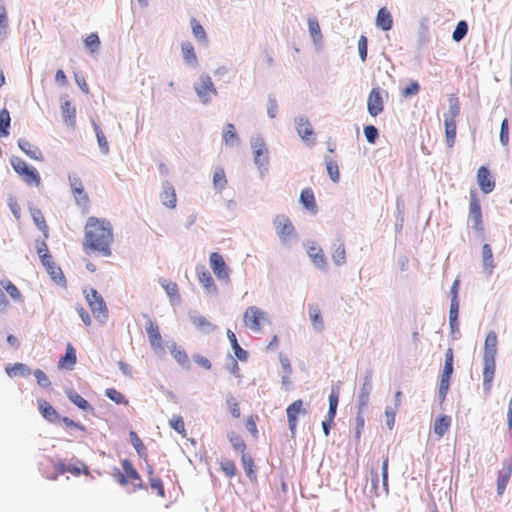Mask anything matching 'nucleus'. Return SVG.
Listing matches in <instances>:
<instances>
[{
    "label": "nucleus",
    "instance_id": "obj_1",
    "mask_svg": "<svg viewBox=\"0 0 512 512\" xmlns=\"http://www.w3.org/2000/svg\"><path fill=\"white\" fill-rule=\"evenodd\" d=\"M113 241V227L110 221L97 217L87 219L82 241L84 251L109 257L112 254L111 245Z\"/></svg>",
    "mask_w": 512,
    "mask_h": 512
},
{
    "label": "nucleus",
    "instance_id": "obj_2",
    "mask_svg": "<svg viewBox=\"0 0 512 512\" xmlns=\"http://www.w3.org/2000/svg\"><path fill=\"white\" fill-rule=\"evenodd\" d=\"M122 471L117 470L114 473L116 482L121 486H128L131 484L132 492L137 490L146 489L142 478L138 471L133 467L132 463L128 459L121 461Z\"/></svg>",
    "mask_w": 512,
    "mask_h": 512
},
{
    "label": "nucleus",
    "instance_id": "obj_3",
    "mask_svg": "<svg viewBox=\"0 0 512 512\" xmlns=\"http://www.w3.org/2000/svg\"><path fill=\"white\" fill-rule=\"evenodd\" d=\"M10 163L14 171L28 186H40L41 177L34 167L29 166L23 159L19 157H12L10 159Z\"/></svg>",
    "mask_w": 512,
    "mask_h": 512
},
{
    "label": "nucleus",
    "instance_id": "obj_4",
    "mask_svg": "<svg viewBox=\"0 0 512 512\" xmlns=\"http://www.w3.org/2000/svg\"><path fill=\"white\" fill-rule=\"evenodd\" d=\"M268 322V314L257 306H249L243 314V324L252 332H261L263 325Z\"/></svg>",
    "mask_w": 512,
    "mask_h": 512
},
{
    "label": "nucleus",
    "instance_id": "obj_5",
    "mask_svg": "<svg viewBox=\"0 0 512 512\" xmlns=\"http://www.w3.org/2000/svg\"><path fill=\"white\" fill-rule=\"evenodd\" d=\"M86 300L89 308L94 316L100 322H104L108 318V309L102 296L95 289H90L86 294Z\"/></svg>",
    "mask_w": 512,
    "mask_h": 512
},
{
    "label": "nucleus",
    "instance_id": "obj_6",
    "mask_svg": "<svg viewBox=\"0 0 512 512\" xmlns=\"http://www.w3.org/2000/svg\"><path fill=\"white\" fill-rule=\"evenodd\" d=\"M69 184L71 192L76 204L84 211L87 212L89 208V196L84 190V185L80 177L76 174L69 175Z\"/></svg>",
    "mask_w": 512,
    "mask_h": 512
},
{
    "label": "nucleus",
    "instance_id": "obj_7",
    "mask_svg": "<svg viewBox=\"0 0 512 512\" xmlns=\"http://www.w3.org/2000/svg\"><path fill=\"white\" fill-rule=\"evenodd\" d=\"M273 225L283 244H286L293 236L296 235V230L292 221L284 214L275 216Z\"/></svg>",
    "mask_w": 512,
    "mask_h": 512
},
{
    "label": "nucleus",
    "instance_id": "obj_8",
    "mask_svg": "<svg viewBox=\"0 0 512 512\" xmlns=\"http://www.w3.org/2000/svg\"><path fill=\"white\" fill-rule=\"evenodd\" d=\"M195 91L202 103L210 102L212 97L217 95L212 79L208 75H201L199 82L195 85Z\"/></svg>",
    "mask_w": 512,
    "mask_h": 512
},
{
    "label": "nucleus",
    "instance_id": "obj_9",
    "mask_svg": "<svg viewBox=\"0 0 512 512\" xmlns=\"http://www.w3.org/2000/svg\"><path fill=\"white\" fill-rule=\"evenodd\" d=\"M0 288H3L10 298L14 301L20 302L23 297L20 290L8 279L0 280ZM9 306V301L0 289V311H4Z\"/></svg>",
    "mask_w": 512,
    "mask_h": 512
},
{
    "label": "nucleus",
    "instance_id": "obj_10",
    "mask_svg": "<svg viewBox=\"0 0 512 512\" xmlns=\"http://www.w3.org/2000/svg\"><path fill=\"white\" fill-rule=\"evenodd\" d=\"M306 413L307 409L304 407V403L301 399L295 400L286 408L288 426L292 435L296 432L298 417Z\"/></svg>",
    "mask_w": 512,
    "mask_h": 512
},
{
    "label": "nucleus",
    "instance_id": "obj_11",
    "mask_svg": "<svg viewBox=\"0 0 512 512\" xmlns=\"http://www.w3.org/2000/svg\"><path fill=\"white\" fill-rule=\"evenodd\" d=\"M469 215L473 222V228L476 231L483 230V220L481 205L478 198V194L475 190L470 191V204H469Z\"/></svg>",
    "mask_w": 512,
    "mask_h": 512
},
{
    "label": "nucleus",
    "instance_id": "obj_12",
    "mask_svg": "<svg viewBox=\"0 0 512 512\" xmlns=\"http://www.w3.org/2000/svg\"><path fill=\"white\" fill-rule=\"evenodd\" d=\"M367 110L372 117H376L384 111V98L379 87H374L370 91L367 99Z\"/></svg>",
    "mask_w": 512,
    "mask_h": 512
},
{
    "label": "nucleus",
    "instance_id": "obj_13",
    "mask_svg": "<svg viewBox=\"0 0 512 512\" xmlns=\"http://www.w3.org/2000/svg\"><path fill=\"white\" fill-rule=\"evenodd\" d=\"M209 262L213 273L219 280H229V269L219 253L212 252L209 256Z\"/></svg>",
    "mask_w": 512,
    "mask_h": 512
},
{
    "label": "nucleus",
    "instance_id": "obj_14",
    "mask_svg": "<svg viewBox=\"0 0 512 512\" xmlns=\"http://www.w3.org/2000/svg\"><path fill=\"white\" fill-rule=\"evenodd\" d=\"M512 474V458L504 460L502 468L498 471L497 477V493L502 495L506 489V486L510 480Z\"/></svg>",
    "mask_w": 512,
    "mask_h": 512
},
{
    "label": "nucleus",
    "instance_id": "obj_15",
    "mask_svg": "<svg viewBox=\"0 0 512 512\" xmlns=\"http://www.w3.org/2000/svg\"><path fill=\"white\" fill-rule=\"evenodd\" d=\"M477 182L481 191L485 194L491 193L495 188V180L485 166L479 167L477 171Z\"/></svg>",
    "mask_w": 512,
    "mask_h": 512
},
{
    "label": "nucleus",
    "instance_id": "obj_16",
    "mask_svg": "<svg viewBox=\"0 0 512 512\" xmlns=\"http://www.w3.org/2000/svg\"><path fill=\"white\" fill-rule=\"evenodd\" d=\"M253 153H254V162L259 167H266L268 164V150L262 139H255L251 143Z\"/></svg>",
    "mask_w": 512,
    "mask_h": 512
},
{
    "label": "nucleus",
    "instance_id": "obj_17",
    "mask_svg": "<svg viewBox=\"0 0 512 512\" xmlns=\"http://www.w3.org/2000/svg\"><path fill=\"white\" fill-rule=\"evenodd\" d=\"M495 368V358H483V386L487 392L491 390Z\"/></svg>",
    "mask_w": 512,
    "mask_h": 512
},
{
    "label": "nucleus",
    "instance_id": "obj_18",
    "mask_svg": "<svg viewBox=\"0 0 512 512\" xmlns=\"http://www.w3.org/2000/svg\"><path fill=\"white\" fill-rule=\"evenodd\" d=\"M54 468L59 474H65L67 472L75 476H79L81 474H89L88 467L83 462H79L78 465H67L62 461H58L54 464Z\"/></svg>",
    "mask_w": 512,
    "mask_h": 512
},
{
    "label": "nucleus",
    "instance_id": "obj_19",
    "mask_svg": "<svg viewBox=\"0 0 512 512\" xmlns=\"http://www.w3.org/2000/svg\"><path fill=\"white\" fill-rule=\"evenodd\" d=\"M160 199L164 206L169 209H174L177 204L176 192L173 185L169 182H165L162 185L160 193Z\"/></svg>",
    "mask_w": 512,
    "mask_h": 512
},
{
    "label": "nucleus",
    "instance_id": "obj_20",
    "mask_svg": "<svg viewBox=\"0 0 512 512\" xmlns=\"http://www.w3.org/2000/svg\"><path fill=\"white\" fill-rule=\"evenodd\" d=\"M307 254L316 266L319 268H325L327 264L326 257L323 250L319 246H317L315 243H312L307 247Z\"/></svg>",
    "mask_w": 512,
    "mask_h": 512
},
{
    "label": "nucleus",
    "instance_id": "obj_21",
    "mask_svg": "<svg viewBox=\"0 0 512 512\" xmlns=\"http://www.w3.org/2000/svg\"><path fill=\"white\" fill-rule=\"evenodd\" d=\"M77 356L76 350L72 346V344L68 343L66 346V353L63 357H61L58 361V367L61 369H72L76 364Z\"/></svg>",
    "mask_w": 512,
    "mask_h": 512
},
{
    "label": "nucleus",
    "instance_id": "obj_22",
    "mask_svg": "<svg viewBox=\"0 0 512 512\" xmlns=\"http://www.w3.org/2000/svg\"><path fill=\"white\" fill-rule=\"evenodd\" d=\"M498 338L494 331H490L485 339L483 358H495L497 354Z\"/></svg>",
    "mask_w": 512,
    "mask_h": 512
},
{
    "label": "nucleus",
    "instance_id": "obj_23",
    "mask_svg": "<svg viewBox=\"0 0 512 512\" xmlns=\"http://www.w3.org/2000/svg\"><path fill=\"white\" fill-rule=\"evenodd\" d=\"M376 26L384 31H388L393 26V18L386 7L379 9L376 16Z\"/></svg>",
    "mask_w": 512,
    "mask_h": 512
},
{
    "label": "nucleus",
    "instance_id": "obj_24",
    "mask_svg": "<svg viewBox=\"0 0 512 512\" xmlns=\"http://www.w3.org/2000/svg\"><path fill=\"white\" fill-rule=\"evenodd\" d=\"M38 409L42 416L49 422L54 423L59 421L60 416L57 411L46 400H38Z\"/></svg>",
    "mask_w": 512,
    "mask_h": 512
},
{
    "label": "nucleus",
    "instance_id": "obj_25",
    "mask_svg": "<svg viewBox=\"0 0 512 512\" xmlns=\"http://www.w3.org/2000/svg\"><path fill=\"white\" fill-rule=\"evenodd\" d=\"M19 148L30 158L34 160H42L43 155L40 149L33 145L31 142H29L26 139H19L18 141Z\"/></svg>",
    "mask_w": 512,
    "mask_h": 512
},
{
    "label": "nucleus",
    "instance_id": "obj_26",
    "mask_svg": "<svg viewBox=\"0 0 512 512\" xmlns=\"http://www.w3.org/2000/svg\"><path fill=\"white\" fill-rule=\"evenodd\" d=\"M296 129H297L299 136L303 140H305V141L311 140V137L313 135V129H312V126L307 118L299 117L296 122Z\"/></svg>",
    "mask_w": 512,
    "mask_h": 512
},
{
    "label": "nucleus",
    "instance_id": "obj_27",
    "mask_svg": "<svg viewBox=\"0 0 512 512\" xmlns=\"http://www.w3.org/2000/svg\"><path fill=\"white\" fill-rule=\"evenodd\" d=\"M300 202L303 206L312 213L317 212V204L314 197V193L311 188L302 190L300 194Z\"/></svg>",
    "mask_w": 512,
    "mask_h": 512
},
{
    "label": "nucleus",
    "instance_id": "obj_28",
    "mask_svg": "<svg viewBox=\"0 0 512 512\" xmlns=\"http://www.w3.org/2000/svg\"><path fill=\"white\" fill-rule=\"evenodd\" d=\"M227 337L231 343L232 349L234 351L235 356L242 362L247 361L248 352L244 350L238 343L236 335L230 329L227 330Z\"/></svg>",
    "mask_w": 512,
    "mask_h": 512
},
{
    "label": "nucleus",
    "instance_id": "obj_29",
    "mask_svg": "<svg viewBox=\"0 0 512 512\" xmlns=\"http://www.w3.org/2000/svg\"><path fill=\"white\" fill-rule=\"evenodd\" d=\"M452 419L448 415L439 416L434 422V432L439 438L443 437L450 429Z\"/></svg>",
    "mask_w": 512,
    "mask_h": 512
},
{
    "label": "nucleus",
    "instance_id": "obj_30",
    "mask_svg": "<svg viewBox=\"0 0 512 512\" xmlns=\"http://www.w3.org/2000/svg\"><path fill=\"white\" fill-rule=\"evenodd\" d=\"M198 280L207 292L215 293L217 291V286L213 277L211 276L210 272L204 268L198 272Z\"/></svg>",
    "mask_w": 512,
    "mask_h": 512
},
{
    "label": "nucleus",
    "instance_id": "obj_31",
    "mask_svg": "<svg viewBox=\"0 0 512 512\" xmlns=\"http://www.w3.org/2000/svg\"><path fill=\"white\" fill-rule=\"evenodd\" d=\"M444 124L446 144L449 148H452L456 140V120L453 118H445Z\"/></svg>",
    "mask_w": 512,
    "mask_h": 512
},
{
    "label": "nucleus",
    "instance_id": "obj_32",
    "mask_svg": "<svg viewBox=\"0 0 512 512\" xmlns=\"http://www.w3.org/2000/svg\"><path fill=\"white\" fill-rule=\"evenodd\" d=\"M66 395L68 399L79 409L83 411L92 410L91 405L85 400L81 395H79L75 390L68 389L66 390Z\"/></svg>",
    "mask_w": 512,
    "mask_h": 512
},
{
    "label": "nucleus",
    "instance_id": "obj_33",
    "mask_svg": "<svg viewBox=\"0 0 512 512\" xmlns=\"http://www.w3.org/2000/svg\"><path fill=\"white\" fill-rule=\"evenodd\" d=\"M146 332L148 334L151 346L160 347L162 338L158 325L152 321H149L146 326Z\"/></svg>",
    "mask_w": 512,
    "mask_h": 512
},
{
    "label": "nucleus",
    "instance_id": "obj_34",
    "mask_svg": "<svg viewBox=\"0 0 512 512\" xmlns=\"http://www.w3.org/2000/svg\"><path fill=\"white\" fill-rule=\"evenodd\" d=\"M482 261L484 270L488 274H491L493 272L495 265L493 260L492 248L489 244H484L482 246Z\"/></svg>",
    "mask_w": 512,
    "mask_h": 512
},
{
    "label": "nucleus",
    "instance_id": "obj_35",
    "mask_svg": "<svg viewBox=\"0 0 512 512\" xmlns=\"http://www.w3.org/2000/svg\"><path fill=\"white\" fill-rule=\"evenodd\" d=\"M61 112L65 122L73 125L76 118V109L71 101L66 100L61 104Z\"/></svg>",
    "mask_w": 512,
    "mask_h": 512
},
{
    "label": "nucleus",
    "instance_id": "obj_36",
    "mask_svg": "<svg viewBox=\"0 0 512 512\" xmlns=\"http://www.w3.org/2000/svg\"><path fill=\"white\" fill-rule=\"evenodd\" d=\"M5 371L10 377L27 376L30 374L29 368L23 363L9 364L6 366Z\"/></svg>",
    "mask_w": 512,
    "mask_h": 512
},
{
    "label": "nucleus",
    "instance_id": "obj_37",
    "mask_svg": "<svg viewBox=\"0 0 512 512\" xmlns=\"http://www.w3.org/2000/svg\"><path fill=\"white\" fill-rule=\"evenodd\" d=\"M223 141L226 145L233 146L238 142V135L235 126L232 123H228L222 134Z\"/></svg>",
    "mask_w": 512,
    "mask_h": 512
},
{
    "label": "nucleus",
    "instance_id": "obj_38",
    "mask_svg": "<svg viewBox=\"0 0 512 512\" xmlns=\"http://www.w3.org/2000/svg\"><path fill=\"white\" fill-rule=\"evenodd\" d=\"M309 318L313 324V326L317 329L323 328V319L321 316V311L316 304H310L308 306Z\"/></svg>",
    "mask_w": 512,
    "mask_h": 512
},
{
    "label": "nucleus",
    "instance_id": "obj_39",
    "mask_svg": "<svg viewBox=\"0 0 512 512\" xmlns=\"http://www.w3.org/2000/svg\"><path fill=\"white\" fill-rule=\"evenodd\" d=\"M227 185V179L225 175V171L222 167H217L213 174V186L214 188L221 192Z\"/></svg>",
    "mask_w": 512,
    "mask_h": 512
},
{
    "label": "nucleus",
    "instance_id": "obj_40",
    "mask_svg": "<svg viewBox=\"0 0 512 512\" xmlns=\"http://www.w3.org/2000/svg\"><path fill=\"white\" fill-rule=\"evenodd\" d=\"M339 402V389L332 388L331 393L329 395V410H328V418L330 421H333L336 416V410Z\"/></svg>",
    "mask_w": 512,
    "mask_h": 512
},
{
    "label": "nucleus",
    "instance_id": "obj_41",
    "mask_svg": "<svg viewBox=\"0 0 512 512\" xmlns=\"http://www.w3.org/2000/svg\"><path fill=\"white\" fill-rule=\"evenodd\" d=\"M241 461L247 477L250 479H255L256 471L253 458L250 455L243 453V455H241Z\"/></svg>",
    "mask_w": 512,
    "mask_h": 512
},
{
    "label": "nucleus",
    "instance_id": "obj_42",
    "mask_svg": "<svg viewBox=\"0 0 512 512\" xmlns=\"http://www.w3.org/2000/svg\"><path fill=\"white\" fill-rule=\"evenodd\" d=\"M159 282L171 300H179L178 285L175 282L167 279H160Z\"/></svg>",
    "mask_w": 512,
    "mask_h": 512
},
{
    "label": "nucleus",
    "instance_id": "obj_43",
    "mask_svg": "<svg viewBox=\"0 0 512 512\" xmlns=\"http://www.w3.org/2000/svg\"><path fill=\"white\" fill-rule=\"evenodd\" d=\"M184 60L191 65L197 63V56L194 47L190 42H184L181 45Z\"/></svg>",
    "mask_w": 512,
    "mask_h": 512
},
{
    "label": "nucleus",
    "instance_id": "obj_44",
    "mask_svg": "<svg viewBox=\"0 0 512 512\" xmlns=\"http://www.w3.org/2000/svg\"><path fill=\"white\" fill-rule=\"evenodd\" d=\"M458 313H459V302L451 301L450 311H449V324L452 332L458 330L459 322H458Z\"/></svg>",
    "mask_w": 512,
    "mask_h": 512
},
{
    "label": "nucleus",
    "instance_id": "obj_45",
    "mask_svg": "<svg viewBox=\"0 0 512 512\" xmlns=\"http://www.w3.org/2000/svg\"><path fill=\"white\" fill-rule=\"evenodd\" d=\"M325 163H326L327 173H328L330 179L333 182H338L339 178H340V172H339V167H338L337 162L330 157H326Z\"/></svg>",
    "mask_w": 512,
    "mask_h": 512
},
{
    "label": "nucleus",
    "instance_id": "obj_46",
    "mask_svg": "<svg viewBox=\"0 0 512 512\" xmlns=\"http://www.w3.org/2000/svg\"><path fill=\"white\" fill-rule=\"evenodd\" d=\"M129 439H130L132 446L138 453V455L141 457H143V456L146 457L147 456L146 447L135 431H130Z\"/></svg>",
    "mask_w": 512,
    "mask_h": 512
},
{
    "label": "nucleus",
    "instance_id": "obj_47",
    "mask_svg": "<svg viewBox=\"0 0 512 512\" xmlns=\"http://www.w3.org/2000/svg\"><path fill=\"white\" fill-rule=\"evenodd\" d=\"M219 465H220V468L223 471V473L228 478H233L234 476H236L237 468H236V465H235L233 460H230V459H227V458H222L219 461Z\"/></svg>",
    "mask_w": 512,
    "mask_h": 512
},
{
    "label": "nucleus",
    "instance_id": "obj_48",
    "mask_svg": "<svg viewBox=\"0 0 512 512\" xmlns=\"http://www.w3.org/2000/svg\"><path fill=\"white\" fill-rule=\"evenodd\" d=\"M105 395L116 404L128 405L129 401L123 393L116 390L115 388H107Z\"/></svg>",
    "mask_w": 512,
    "mask_h": 512
},
{
    "label": "nucleus",
    "instance_id": "obj_49",
    "mask_svg": "<svg viewBox=\"0 0 512 512\" xmlns=\"http://www.w3.org/2000/svg\"><path fill=\"white\" fill-rule=\"evenodd\" d=\"M191 28L194 37L202 43H207V35L203 26L195 19H191Z\"/></svg>",
    "mask_w": 512,
    "mask_h": 512
},
{
    "label": "nucleus",
    "instance_id": "obj_50",
    "mask_svg": "<svg viewBox=\"0 0 512 512\" xmlns=\"http://www.w3.org/2000/svg\"><path fill=\"white\" fill-rule=\"evenodd\" d=\"M31 216L34 221V223L37 225V227L46 234L48 231V226L46 224L45 218L43 213L40 209L33 208L31 209Z\"/></svg>",
    "mask_w": 512,
    "mask_h": 512
},
{
    "label": "nucleus",
    "instance_id": "obj_51",
    "mask_svg": "<svg viewBox=\"0 0 512 512\" xmlns=\"http://www.w3.org/2000/svg\"><path fill=\"white\" fill-rule=\"evenodd\" d=\"M308 27L311 37L314 42H320L322 40L321 29L318 20L315 17L308 19Z\"/></svg>",
    "mask_w": 512,
    "mask_h": 512
},
{
    "label": "nucleus",
    "instance_id": "obj_52",
    "mask_svg": "<svg viewBox=\"0 0 512 512\" xmlns=\"http://www.w3.org/2000/svg\"><path fill=\"white\" fill-rule=\"evenodd\" d=\"M10 115L6 109L0 111V137L9 135Z\"/></svg>",
    "mask_w": 512,
    "mask_h": 512
},
{
    "label": "nucleus",
    "instance_id": "obj_53",
    "mask_svg": "<svg viewBox=\"0 0 512 512\" xmlns=\"http://www.w3.org/2000/svg\"><path fill=\"white\" fill-rule=\"evenodd\" d=\"M93 128H94V131H95V134H96V137H97V142H98V145H99L101 151L103 153H108V151H109V144H108V141H107L103 131L101 130L99 125L97 123H95V122H93Z\"/></svg>",
    "mask_w": 512,
    "mask_h": 512
},
{
    "label": "nucleus",
    "instance_id": "obj_54",
    "mask_svg": "<svg viewBox=\"0 0 512 512\" xmlns=\"http://www.w3.org/2000/svg\"><path fill=\"white\" fill-rule=\"evenodd\" d=\"M453 350L448 348L445 353V364L441 376L451 377L453 373Z\"/></svg>",
    "mask_w": 512,
    "mask_h": 512
},
{
    "label": "nucleus",
    "instance_id": "obj_55",
    "mask_svg": "<svg viewBox=\"0 0 512 512\" xmlns=\"http://www.w3.org/2000/svg\"><path fill=\"white\" fill-rule=\"evenodd\" d=\"M171 354L180 365L185 366L189 363L186 351L180 346L174 345L171 349Z\"/></svg>",
    "mask_w": 512,
    "mask_h": 512
},
{
    "label": "nucleus",
    "instance_id": "obj_56",
    "mask_svg": "<svg viewBox=\"0 0 512 512\" xmlns=\"http://www.w3.org/2000/svg\"><path fill=\"white\" fill-rule=\"evenodd\" d=\"M332 260L336 265H342L346 261V251L343 244H338L332 253Z\"/></svg>",
    "mask_w": 512,
    "mask_h": 512
},
{
    "label": "nucleus",
    "instance_id": "obj_57",
    "mask_svg": "<svg viewBox=\"0 0 512 512\" xmlns=\"http://www.w3.org/2000/svg\"><path fill=\"white\" fill-rule=\"evenodd\" d=\"M169 424L171 428L174 429L177 433L181 434L182 436L186 435L185 423L180 415H174L170 419Z\"/></svg>",
    "mask_w": 512,
    "mask_h": 512
},
{
    "label": "nucleus",
    "instance_id": "obj_58",
    "mask_svg": "<svg viewBox=\"0 0 512 512\" xmlns=\"http://www.w3.org/2000/svg\"><path fill=\"white\" fill-rule=\"evenodd\" d=\"M46 270L51 276L52 280L55 281L56 283L62 284L65 282V277L62 273L61 268L58 267L55 263L51 266L48 265V268Z\"/></svg>",
    "mask_w": 512,
    "mask_h": 512
},
{
    "label": "nucleus",
    "instance_id": "obj_59",
    "mask_svg": "<svg viewBox=\"0 0 512 512\" xmlns=\"http://www.w3.org/2000/svg\"><path fill=\"white\" fill-rule=\"evenodd\" d=\"M192 322L198 329L204 332H209L215 328V326L203 316L194 317Z\"/></svg>",
    "mask_w": 512,
    "mask_h": 512
},
{
    "label": "nucleus",
    "instance_id": "obj_60",
    "mask_svg": "<svg viewBox=\"0 0 512 512\" xmlns=\"http://www.w3.org/2000/svg\"><path fill=\"white\" fill-rule=\"evenodd\" d=\"M149 485H150V488L152 490H155L157 495L160 497V498H165L166 494H165V489H164V485H163V482L160 478L158 477H150L149 478Z\"/></svg>",
    "mask_w": 512,
    "mask_h": 512
},
{
    "label": "nucleus",
    "instance_id": "obj_61",
    "mask_svg": "<svg viewBox=\"0 0 512 512\" xmlns=\"http://www.w3.org/2000/svg\"><path fill=\"white\" fill-rule=\"evenodd\" d=\"M468 32V25L465 21H460L458 22V24L456 25V28L453 32V40L456 41V42H459L461 41L467 34Z\"/></svg>",
    "mask_w": 512,
    "mask_h": 512
},
{
    "label": "nucleus",
    "instance_id": "obj_62",
    "mask_svg": "<svg viewBox=\"0 0 512 512\" xmlns=\"http://www.w3.org/2000/svg\"><path fill=\"white\" fill-rule=\"evenodd\" d=\"M229 440L235 450L241 452L242 455L245 453L246 444L240 435L232 433L229 437Z\"/></svg>",
    "mask_w": 512,
    "mask_h": 512
},
{
    "label": "nucleus",
    "instance_id": "obj_63",
    "mask_svg": "<svg viewBox=\"0 0 512 512\" xmlns=\"http://www.w3.org/2000/svg\"><path fill=\"white\" fill-rule=\"evenodd\" d=\"M84 42L86 47L89 48L91 52H95L96 50H98L100 45V39L96 33L89 34L85 38Z\"/></svg>",
    "mask_w": 512,
    "mask_h": 512
},
{
    "label": "nucleus",
    "instance_id": "obj_64",
    "mask_svg": "<svg viewBox=\"0 0 512 512\" xmlns=\"http://www.w3.org/2000/svg\"><path fill=\"white\" fill-rule=\"evenodd\" d=\"M371 390V385L369 382L365 383L361 389V392L359 394V406L360 408H363L367 405L369 400V394Z\"/></svg>",
    "mask_w": 512,
    "mask_h": 512
}]
</instances>
